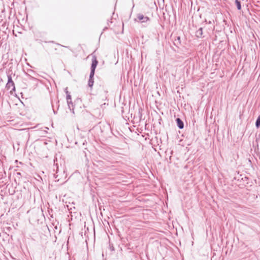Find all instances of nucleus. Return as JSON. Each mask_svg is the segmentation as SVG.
Wrapping results in <instances>:
<instances>
[{
    "instance_id": "1",
    "label": "nucleus",
    "mask_w": 260,
    "mask_h": 260,
    "mask_svg": "<svg viewBox=\"0 0 260 260\" xmlns=\"http://www.w3.org/2000/svg\"><path fill=\"white\" fill-rule=\"evenodd\" d=\"M98 63V61L97 60L96 57L95 55H93L92 57V63L91 66V71L89 76V79L88 81H92V78L93 77L95 69L97 66Z\"/></svg>"
},
{
    "instance_id": "2",
    "label": "nucleus",
    "mask_w": 260,
    "mask_h": 260,
    "mask_svg": "<svg viewBox=\"0 0 260 260\" xmlns=\"http://www.w3.org/2000/svg\"><path fill=\"white\" fill-rule=\"evenodd\" d=\"M135 21L141 23H146L150 21V18L147 16H144L143 14H138Z\"/></svg>"
},
{
    "instance_id": "3",
    "label": "nucleus",
    "mask_w": 260,
    "mask_h": 260,
    "mask_svg": "<svg viewBox=\"0 0 260 260\" xmlns=\"http://www.w3.org/2000/svg\"><path fill=\"white\" fill-rule=\"evenodd\" d=\"M176 122L177 125L179 129L183 128L184 122L180 118H177L176 119Z\"/></svg>"
},
{
    "instance_id": "4",
    "label": "nucleus",
    "mask_w": 260,
    "mask_h": 260,
    "mask_svg": "<svg viewBox=\"0 0 260 260\" xmlns=\"http://www.w3.org/2000/svg\"><path fill=\"white\" fill-rule=\"evenodd\" d=\"M11 87H12V90L11 91V92L12 93V91H15V90L14 82H7L6 88L10 89Z\"/></svg>"
},
{
    "instance_id": "5",
    "label": "nucleus",
    "mask_w": 260,
    "mask_h": 260,
    "mask_svg": "<svg viewBox=\"0 0 260 260\" xmlns=\"http://www.w3.org/2000/svg\"><path fill=\"white\" fill-rule=\"evenodd\" d=\"M196 36L198 38H202L203 36V28L200 27L196 32Z\"/></svg>"
},
{
    "instance_id": "6",
    "label": "nucleus",
    "mask_w": 260,
    "mask_h": 260,
    "mask_svg": "<svg viewBox=\"0 0 260 260\" xmlns=\"http://www.w3.org/2000/svg\"><path fill=\"white\" fill-rule=\"evenodd\" d=\"M68 105L69 107V109L72 112V113H74V108L73 107V103L71 101H67Z\"/></svg>"
},
{
    "instance_id": "7",
    "label": "nucleus",
    "mask_w": 260,
    "mask_h": 260,
    "mask_svg": "<svg viewBox=\"0 0 260 260\" xmlns=\"http://www.w3.org/2000/svg\"><path fill=\"white\" fill-rule=\"evenodd\" d=\"M235 5L237 8L238 10H240L241 9V5L240 0H235Z\"/></svg>"
},
{
    "instance_id": "8",
    "label": "nucleus",
    "mask_w": 260,
    "mask_h": 260,
    "mask_svg": "<svg viewBox=\"0 0 260 260\" xmlns=\"http://www.w3.org/2000/svg\"><path fill=\"white\" fill-rule=\"evenodd\" d=\"M255 127L258 128L260 127V115L258 116L255 121Z\"/></svg>"
},
{
    "instance_id": "9",
    "label": "nucleus",
    "mask_w": 260,
    "mask_h": 260,
    "mask_svg": "<svg viewBox=\"0 0 260 260\" xmlns=\"http://www.w3.org/2000/svg\"><path fill=\"white\" fill-rule=\"evenodd\" d=\"M56 161H57V159H54V165L56 166V173H57V172H58L59 171V168H58V165L57 164V163H56Z\"/></svg>"
},
{
    "instance_id": "10",
    "label": "nucleus",
    "mask_w": 260,
    "mask_h": 260,
    "mask_svg": "<svg viewBox=\"0 0 260 260\" xmlns=\"http://www.w3.org/2000/svg\"><path fill=\"white\" fill-rule=\"evenodd\" d=\"M7 77H8V81H9V82L13 81V78L11 76V74H10V73H9L8 74Z\"/></svg>"
},
{
    "instance_id": "11",
    "label": "nucleus",
    "mask_w": 260,
    "mask_h": 260,
    "mask_svg": "<svg viewBox=\"0 0 260 260\" xmlns=\"http://www.w3.org/2000/svg\"><path fill=\"white\" fill-rule=\"evenodd\" d=\"M248 177H245L244 178H242L241 180H243L244 182H246V184H248Z\"/></svg>"
},
{
    "instance_id": "12",
    "label": "nucleus",
    "mask_w": 260,
    "mask_h": 260,
    "mask_svg": "<svg viewBox=\"0 0 260 260\" xmlns=\"http://www.w3.org/2000/svg\"><path fill=\"white\" fill-rule=\"evenodd\" d=\"M94 82H88V87L90 88V91L92 90V86L93 85Z\"/></svg>"
},
{
    "instance_id": "13",
    "label": "nucleus",
    "mask_w": 260,
    "mask_h": 260,
    "mask_svg": "<svg viewBox=\"0 0 260 260\" xmlns=\"http://www.w3.org/2000/svg\"><path fill=\"white\" fill-rule=\"evenodd\" d=\"M67 101H71V95H70V93L67 94Z\"/></svg>"
},
{
    "instance_id": "14",
    "label": "nucleus",
    "mask_w": 260,
    "mask_h": 260,
    "mask_svg": "<svg viewBox=\"0 0 260 260\" xmlns=\"http://www.w3.org/2000/svg\"><path fill=\"white\" fill-rule=\"evenodd\" d=\"M109 248H110V249L111 251H114V246H113L112 245H109Z\"/></svg>"
},
{
    "instance_id": "15",
    "label": "nucleus",
    "mask_w": 260,
    "mask_h": 260,
    "mask_svg": "<svg viewBox=\"0 0 260 260\" xmlns=\"http://www.w3.org/2000/svg\"><path fill=\"white\" fill-rule=\"evenodd\" d=\"M64 92H66V94L70 93L68 90V87L64 88Z\"/></svg>"
},
{
    "instance_id": "16",
    "label": "nucleus",
    "mask_w": 260,
    "mask_h": 260,
    "mask_svg": "<svg viewBox=\"0 0 260 260\" xmlns=\"http://www.w3.org/2000/svg\"><path fill=\"white\" fill-rule=\"evenodd\" d=\"M140 82H135L134 85L135 86H139Z\"/></svg>"
},
{
    "instance_id": "17",
    "label": "nucleus",
    "mask_w": 260,
    "mask_h": 260,
    "mask_svg": "<svg viewBox=\"0 0 260 260\" xmlns=\"http://www.w3.org/2000/svg\"><path fill=\"white\" fill-rule=\"evenodd\" d=\"M9 73H10V74H11V75H12V71H9V72L7 73V74H8Z\"/></svg>"
},
{
    "instance_id": "18",
    "label": "nucleus",
    "mask_w": 260,
    "mask_h": 260,
    "mask_svg": "<svg viewBox=\"0 0 260 260\" xmlns=\"http://www.w3.org/2000/svg\"><path fill=\"white\" fill-rule=\"evenodd\" d=\"M112 23V21H108V25H109V23Z\"/></svg>"
},
{
    "instance_id": "19",
    "label": "nucleus",
    "mask_w": 260,
    "mask_h": 260,
    "mask_svg": "<svg viewBox=\"0 0 260 260\" xmlns=\"http://www.w3.org/2000/svg\"><path fill=\"white\" fill-rule=\"evenodd\" d=\"M112 23V21H108V25H109V23Z\"/></svg>"
},
{
    "instance_id": "20",
    "label": "nucleus",
    "mask_w": 260,
    "mask_h": 260,
    "mask_svg": "<svg viewBox=\"0 0 260 260\" xmlns=\"http://www.w3.org/2000/svg\"><path fill=\"white\" fill-rule=\"evenodd\" d=\"M17 174L18 175H21V173H20V172H18V173H17Z\"/></svg>"
},
{
    "instance_id": "21",
    "label": "nucleus",
    "mask_w": 260,
    "mask_h": 260,
    "mask_svg": "<svg viewBox=\"0 0 260 260\" xmlns=\"http://www.w3.org/2000/svg\"><path fill=\"white\" fill-rule=\"evenodd\" d=\"M107 92H108V91H105V90H104V93H107Z\"/></svg>"
}]
</instances>
